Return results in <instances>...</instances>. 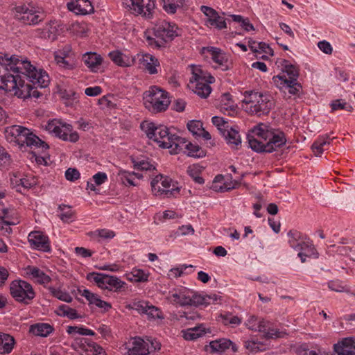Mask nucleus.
<instances>
[{
  "label": "nucleus",
  "mask_w": 355,
  "mask_h": 355,
  "mask_svg": "<svg viewBox=\"0 0 355 355\" xmlns=\"http://www.w3.org/2000/svg\"><path fill=\"white\" fill-rule=\"evenodd\" d=\"M9 71L24 73L32 82L43 87L49 81L48 73L43 69H37L29 61L19 59L17 55L8 58L0 54V89L12 90L15 87V78Z\"/></svg>",
  "instance_id": "1"
},
{
  "label": "nucleus",
  "mask_w": 355,
  "mask_h": 355,
  "mask_svg": "<svg viewBox=\"0 0 355 355\" xmlns=\"http://www.w3.org/2000/svg\"><path fill=\"white\" fill-rule=\"evenodd\" d=\"M253 135H248L249 146L257 153H270L286 143L285 134L279 130H269L263 123H259L252 130Z\"/></svg>",
  "instance_id": "2"
},
{
  "label": "nucleus",
  "mask_w": 355,
  "mask_h": 355,
  "mask_svg": "<svg viewBox=\"0 0 355 355\" xmlns=\"http://www.w3.org/2000/svg\"><path fill=\"white\" fill-rule=\"evenodd\" d=\"M5 137L10 143H15L20 148L28 147L31 149L41 148L42 152L46 150L49 146L31 130L25 127L14 125L6 128Z\"/></svg>",
  "instance_id": "3"
},
{
  "label": "nucleus",
  "mask_w": 355,
  "mask_h": 355,
  "mask_svg": "<svg viewBox=\"0 0 355 355\" xmlns=\"http://www.w3.org/2000/svg\"><path fill=\"white\" fill-rule=\"evenodd\" d=\"M143 100L145 107L154 114L166 111L171 103L168 92L157 86L150 87Z\"/></svg>",
  "instance_id": "4"
},
{
  "label": "nucleus",
  "mask_w": 355,
  "mask_h": 355,
  "mask_svg": "<svg viewBox=\"0 0 355 355\" xmlns=\"http://www.w3.org/2000/svg\"><path fill=\"white\" fill-rule=\"evenodd\" d=\"M141 128L145 131L147 137L153 139L162 148H171V139L174 134L165 125H155L153 123H141Z\"/></svg>",
  "instance_id": "5"
},
{
  "label": "nucleus",
  "mask_w": 355,
  "mask_h": 355,
  "mask_svg": "<svg viewBox=\"0 0 355 355\" xmlns=\"http://www.w3.org/2000/svg\"><path fill=\"white\" fill-rule=\"evenodd\" d=\"M87 279L89 281L94 280L101 289H107L115 292L120 291L126 285L125 282L115 276L95 272L87 274Z\"/></svg>",
  "instance_id": "6"
},
{
  "label": "nucleus",
  "mask_w": 355,
  "mask_h": 355,
  "mask_svg": "<svg viewBox=\"0 0 355 355\" xmlns=\"http://www.w3.org/2000/svg\"><path fill=\"white\" fill-rule=\"evenodd\" d=\"M12 297L19 302L28 304L35 297L32 286L24 280H15L10 286Z\"/></svg>",
  "instance_id": "7"
},
{
  "label": "nucleus",
  "mask_w": 355,
  "mask_h": 355,
  "mask_svg": "<svg viewBox=\"0 0 355 355\" xmlns=\"http://www.w3.org/2000/svg\"><path fill=\"white\" fill-rule=\"evenodd\" d=\"M45 129L64 141L75 143L79 139L78 134L76 132H72V125L62 123L56 119L49 121L45 125Z\"/></svg>",
  "instance_id": "8"
},
{
  "label": "nucleus",
  "mask_w": 355,
  "mask_h": 355,
  "mask_svg": "<svg viewBox=\"0 0 355 355\" xmlns=\"http://www.w3.org/2000/svg\"><path fill=\"white\" fill-rule=\"evenodd\" d=\"M126 348L128 355H147L151 352L160 349L161 345L155 340H144L141 338H135Z\"/></svg>",
  "instance_id": "9"
},
{
  "label": "nucleus",
  "mask_w": 355,
  "mask_h": 355,
  "mask_svg": "<svg viewBox=\"0 0 355 355\" xmlns=\"http://www.w3.org/2000/svg\"><path fill=\"white\" fill-rule=\"evenodd\" d=\"M172 180L168 177H164L161 174L156 175L151 181L152 191L155 196H161L166 198L175 196L179 193V188L171 189Z\"/></svg>",
  "instance_id": "10"
},
{
  "label": "nucleus",
  "mask_w": 355,
  "mask_h": 355,
  "mask_svg": "<svg viewBox=\"0 0 355 355\" xmlns=\"http://www.w3.org/2000/svg\"><path fill=\"white\" fill-rule=\"evenodd\" d=\"M15 18L26 25H35L42 21L40 15L33 9L26 5L15 8Z\"/></svg>",
  "instance_id": "11"
},
{
  "label": "nucleus",
  "mask_w": 355,
  "mask_h": 355,
  "mask_svg": "<svg viewBox=\"0 0 355 355\" xmlns=\"http://www.w3.org/2000/svg\"><path fill=\"white\" fill-rule=\"evenodd\" d=\"M178 27L174 24L166 21H162L159 24L155 25L153 28L154 35L162 40V43L165 44L166 42L172 41L178 35L177 33Z\"/></svg>",
  "instance_id": "12"
},
{
  "label": "nucleus",
  "mask_w": 355,
  "mask_h": 355,
  "mask_svg": "<svg viewBox=\"0 0 355 355\" xmlns=\"http://www.w3.org/2000/svg\"><path fill=\"white\" fill-rule=\"evenodd\" d=\"M28 240L31 247L34 249L45 252L51 251L49 238L41 232H31L28 234Z\"/></svg>",
  "instance_id": "13"
},
{
  "label": "nucleus",
  "mask_w": 355,
  "mask_h": 355,
  "mask_svg": "<svg viewBox=\"0 0 355 355\" xmlns=\"http://www.w3.org/2000/svg\"><path fill=\"white\" fill-rule=\"evenodd\" d=\"M131 2L130 9L137 14L143 15L146 18H151L155 8L153 0H130Z\"/></svg>",
  "instance_id": "14"
},
{
  "label": "nucleus",
  "mask_w": 355,
  "mask_h": 355,
  "mask_svg": "<svg viewBox=\"0 0 355 355\" xmlns=\"http://www.w3.org/2000/svg\"><path fill=\"white\" fill-rule=\"evenodd\" d=\"M274 84L280 89H288L289 94L293 95L298 94L302 90V85L297 80L287 81V78L284 75L275 76L272 78Z\"/></svg>",
  "instance_id": "15"
},
{
  "label": "nucleus",
  "mask_w": 355,
  "mask_h": 355,
  "mask_svg": "<svg viewBox=\"0 0 355 355\" xmlns=\"http://www.w3.org/2000/svg\"><path fill=\"white\" fill-rule=\"evenodd\" d=\"M19 73H17L16 75H13L16 83L15 87L12 90L6 91L9 92H14V94L19 98H26L31 96L30 92L31 91L33 84L31 83H25L24 80H21Z\"/></svg>",
  "instance_id": "16"
},
{
  "label": "nucleus",
  "mask_w": 355,
  "mask_h": 355,
  "mask_svg": "<svg viewBox=\"0 0 355 355\" xmlns=\"http://www.w3.org/2000/svg\"><path fill=\"white\" fill-rule=\"evenodd\" d=\"M272 103L268 99L266 96H262L261 100H259V103H255L254 105L250 107H246V111L252 114H256L258 116L267 114L272 107Z\"/></svg>",
  "instance_id": "17"
},
{
  "label": "nucleus",
  "mask_w": 355,
  "mask_h": 355,
  "mask_svg": "<svg viewBox=\"0 0 355 355\" xmlns=\"http://www.w3.org/2000/svg\"><path fill=\"white\" fill-rule=\"evenodd\" d=\"M220 135L224 137L231 148L238 150L241 146V138L237 130L232 127L227 128Z\"/></svg>",
  "instance_id": "18"
},
{
  "label": "nucleus",
  "mask_w": 355,
  "mask_h": 355,
  "mask_svg": "<svg viewBox=\"0 0 355 355\" xmlns=\"http://www.w3.org/2000/svg\"><path fill=\"white\" fill-rule=\"evenodd\" d=\"M67 8L70 11L76 15H87L94 10V8L89 0L71 1L67 3Z\"/></svg>",
  "instance_id": "19"
},
{
  "label": "nucleus",
  "mask_w": 355,
  "mask_h": 355,
  "mask_svg": "<svg viewBox=\"0 0 355 355\" xmlns=\"http://www.w3.org/2000/svg\"><path fill=\"white\" fill-rule=\"evenodd\" d=\"M203 49L211 54L213 61L218 64L222 67L223 71H227L230 69L227 64L228 57L220 49L208 46L203 48Z\"/></svg>",
  "instance_id": "20"
},
{
  "label": "nucleus",
  "mask_w": 355,
  "mask_h": 355,
  "mask_svg": "<svg viewBox=\"0 0 355 355\" xmlns=\"http://www.w3.org/2000/svg\"><path fill=\"white\" fill-rule=\"evenodd\" d=\"M337 355H355V345L352 338H346L334 345Z\"/></svg>",
  "instance_id": "21"
},
{
  "label": "nucleus",
  "mask_w": 355,
  "mask_h": 355,
  "mask_svg": "<svg viewBox=\"0 0 355 355\" xmlns=\"http://www.w3.org/2000/svg\"><path fill=\"white\" fill-rule=\"evenodd\" d=\"M83 60L91 71L98 72L100 71L103 62V58L100 55L94 52H88L83 55Z\"/></svg>",
  "instance_id": "22"
},
{
  "label": "nucleus",
  "mask_w": 355,
  "mask_h": 355,
  "mask_svg": "<svg viewBox=\"0 0 355 355\" xmlns=\"http://www.w3.org/2000/svg\"><path fill=\"white\" fill-rule=\"evenodd\" d=\"M214 80L215 79L212 76H209L207 81H194L193 84L191 85L194 93H196L198 96H199L201 98H206L207 96H209L211 92V88L209 86V84L214 83Z\"/></svg>",
  "instance_id": "23"
},
{
  "label": "nucleus",
  "mask_w": 355,
  "mask_h": 355,
  "mask_svg": "<svg viewBox=\"0 0 355 355\" xmlns=\"http://www.w3.org/2000/svg\"><path fill=\"white\" fill-rule=\"evenodd\" d=\"M230 347L234 352H236L238 351L236 345L230 339L220 338L209 343V347L211 349V352L222 353Z\"/></svg>",
  "instance_id": "24"
},
{
  "label": "nucleus",
  "mask_w": 355,
  "mask_h": 355,
  "mask_svg": "<svg viewBox=\"0 0 355 355\" xmlns=\"http://www.w3.org/2000/svg\"><path fill=\"white\" fill-rule=\"evenodd\" d=\"M171 153L173 154H178L180 153H186V148H188L190 141H187L185 138H182L176 134L171 139Z\"/></svg>",
  "instance_id": "25"
},
{
  "label": "nucleus",
  "mask_w": 355,
  "mask_h": 355,
  "mask_svg": "<svg viewBox=\"0 0 355 355\" xmlns=\"http://www.w3.org/2000/svg\"><path fill=\"white\" fill-rule=\"evenodd\" d=\"M218 297L216 294L202 295L200 294L194 293L191 297L190 296L191 303L189 306H198L200 305L207 306L218 300Z\"/></svg>",
  "instance_id": "26"
},
{
  "label": "nucleus",
  "mask_w": 355,
  "mask_h": 355,
  "mask_svg": "<svg viewBox=\"0 0 355 355\" xmlns=\"http://www.w3.org/2000/svg\"><path fill=\"white\" fill-rule=\"evenodd\" d=\"M15 340L10 334L0 332V354H6L12 352Z\"/></svg>",
  "instance_id": "27"
},
{
  "label": "nucleus",
  "mask_w": 355,
  "mask_h": 355,
  "mask_svg": "<svg viewBox=\"0 0 355 355\" xmlns=\"http://www.w3.org/2000/svg\"><path fill=\"white\" fill-rule=\"evenodd\" d=\"M108 56L112 61L119 67H130L133 62V60H130L128 56L119 51H111L109 53Z\"/></svg>",
  "instance_id": "28"
},
{
  "label": "nucleus",
  "mask_w": 355,
  "mask_h": 355,
  "mask_svg": "<svg viewBox=\"0 0 355 355\" xmlns=\"http://www.w3.org/2000/svg\"><path fill=\"white\" fill-rule=\"evenodd\" d=\"M53 329V327L47 323H37L31 325L29 331L37 336L47 337Z\"/></svg>",
  "instance_id": "29"
},
{
  "label": "nucleus",
  "mask_w": 355,
  "mask_h": 355,
  "mask_svg": "<svg viewBox=\"0 0 355 355\" xmlns=\"http://www.w3.org/2000/svg\"><path fill=\"white\" fill-rule=\"evenodd\" d=\"M266 320L255 315H250L245 322L246 327L254 331H265Z\"/></svg>",
  "instance_id": "30"
},
{
  "label": "nucleus",
  "mask_w": 355,
  "mask_h": 355,
  "mask_svg": "<svg viewBox=\"0 0 355 355\" xmlns=\"http://www.w3.org/2000/svg\"><path fill=\"white\" fill-rule=\"evenodd\" d=\"M183 338L187 340H193L205 334V328L203 324L196 326L193 328H189L182 331Z\"/></svg>",
  "instance_id": "31"
},
{
  "label": "nucleus",
  "mask_w": 355,
  "mask_h": 355,
  "mask_svg": "<svg viewBox=\"0 0 355 355\" xmlns=\"http://www.w3.org/2000/svg\"><path fill=\"white\" fill-rule=\"evenodd\" d=\"M141 63L150 74H155L157 73L156 67L159 65V62L155 57L150 54H146L143 56Z\"/></svg>",
  "instance_id": "32"
},
{
  "label": "nucleus",
  "mask_w": 355,
  "mask_h": 355,
  "mask_svg": "<svg viewBox=\"0 0 355 355\" xmlns=\"http://www.w3.org/2000/svg\"><path fill=\"white\" fill-rule=\"evenodd\" d=\"M168 299L171 303L178 304L181 306H189V303H191L190 296L187 295L185 292L182 291L170 295Z\"/></svg>",
  "instance_id": "33"
},
{
  "label": "nucleus",
  "mask_w": 355,
  "mask_h": 355,
  "mask_svg": "<svg viewBox=\"0 0 355 355\" xmlns=\"http://www.w3.org/2000/svg\"><path fill=\"white\" fill-rule=\"evenodd\" d=\"M28 273L32 275L40 284H46L51 281V278L37 267H29Z\"/></svg>",
  "instance_id": "34"
},
{
  "label": "nucleus",
  "mask_w": 355,
  "mask_h": 355,
  "mask_svg": "<svg viewBox=\"0 0 355 355\" xmlns=\"http://www.w3.org/2000/svg\"><path fill=\"white\" fill-rule=\"evenodd\" d=\"M163 9L168 14H175L177 9L184 6V0H160Z\"/></svg>",
  "instance_id": "35"
},
{
  "label": "nucleus",
  "mask_w": 355,
  "mask_h": 355,
  "mask_svg": "<svg viewBox=\"0 0 355 355\" xmlns=\"http://www.w3.org/2000/svg\"><path fill=\"white\" fill-rule=\"evenodd\" d=\"M300 236V232L297 230H290L288 233V236L289 237L288 243L296 251L299 250V249H303L302 246H306L304 241H299Z\"/></svg>",
  "instance_id": "36"
},
{
  "label": "nucleus",
  "mask_w": 355,
  "mask_h": 355,
  "mask_svg": "<svg viewBox=\"0 0 355 355\" xmlns=\"http://www.w3.org/2000/svg\"><path fill=\"white\" fill-rule=\"evenodd\" d=\"M192 77L190 78L189 83L193 85V82H205L208 80V76H211L207 72L204 71L200 67L191 66Z\"/></svg>",
  "instance_id": "37"
},
{
  "label": "nucleus",
  "mask_w": 355,
  "mask_h": 355,
  "mask_svg": "<svg viewBox=\"0 0 355 355\" xmlns=\"http://www.w3.org/2000/svg\"><path fill=\"white\" fill-rule=\"evenodd\" d=\"M329 135L326 134L320 136L317 140L314 141L311 148L316 156H320L323 153L322 147L326 144H329Z\"/></svg>",
  "instance_id": "38"
},
{
  "label": "nucleus",
  "mask_w": 355,
  "mask_h": 355,
  "mask_svg": "<svg viewBox=\"0 0 355 355\" xmlns=\"http://www.w3.org/2000/svg\"><path fill=\"white\" fill-rule=\"evenodd\" d=\"M282 65L284 66V71L287 73L289 78L287 79V81L293 82V80H297L299 77V69L297 67L293 64H290L289 62L286 60H283Z\"/></svg>",
  "instance_id": "39"
},
{
  "label": "nucleus",
  "mask_w": 355,
  "mask_h": 355,
  "mask_svg": "<svg viewBox=\"0 0 355 355\" xmlns=\"http://www.w3.org/2000/svg\"><path fill=\"white\" fill-rule=\"evenodd\" d=\"M88 235L93 240L99 241V239H112L115 234L113 231L107 229H99L94 232H90Z\"/></svg>",
  "instance_id": "40"
},
{
  "label": "nucleus",
  "mask_w": 355,
  "mask_h": 355,
  "mask_svg": "<svg viewBox=\"0 0 355 355\" xmlns=\"http://www.w3.org/2000/svg\"><path fill=\"white\" fill-rule=\"evenodd\" d=\"M185 154L189 157L202 158L206 156V151L198 145L190 142L188 148H186Z\"/></svg>",
  "instance_id": "41"
},
{
  "label": "nucleus",
  "mask_w": 355,
  "mask_h": 355,
  "mask_svg": "<svg viewBox=\"0 0 355 355\" xmlns=\"http://www.w3.org/2000/svg\"><path fill=\"white\" fill-rule=\"evenodd\" d=\"M220 111H234L236 105L230 93H224L220 96Z\"/></svg>",
  "instance_id": "42"
},
{
  "label": "nucleus",
  "mask_w": 355,
  "mask_h": 355,
  "mask_svg": "<svg viewBox=\"0 0 355 355\" xmlns=\"http://www.w3.org/2000/svg\"><path fill=\"white\" fill-rule=\"evenodd\" d=\"M60 214V218L64 223H69L73 220L74 211L71 209L70 206L62 205L59 206Z\"/></svg>",
  "instance_id": "43"
},
{
  "label": "nucleus",
  "mask_w": 355,
  "mask_h": 355,
  "mask_svg": "<svg viewBox=\"0 0 355 355\" xmlns=\"http://www.w3.org/2000/svg\"><path fill=\"white\" fill-rule=\"evenodd\" d=\"M266 331H261L263 334V337L266 339H275L282 338L285 333L280 331L277 329H273L270 327V322L266 320Z\"/></svg>",
  "instance_id": "44"
},
{
  "label": "nucleus",
  "mask_w": 355,
  "mask_h": 355,
  "mask_svg": "<svg viewBox=\"0 0 355 355\" xmlns=\"http://www.w3.org/2000/svg\"><path fill=\"white\" fill-rule=\"evenodd\" d=\"M58 314L60 316L63 317H67L68 318L71 320L80 318L81 316L78 314L76 310L74 309H72L69 307L67 305H61L58 308Z\"/></svg>",
  "instance_id": "45"
},
{
  "label": "nucleus",
  "mask_w": 355,
  "mask_h": 355,
  "mask_svg": "<svg viewBox=\"0 0 355 355\" xmlns=\"http://www.w3.org/2000/svg\"><path fill=\"white\" fill-rule=\"evenodd\" d=\"M262 96L263 94L261 93L254 92L252 91L245 92L243 103L246 105V107H250V105H254L255 103H259V100H261Z\"/></svg>",
  "instance_id": "46"
},
{
  "label": "nucleus",
  "mask_w": 355,
  "mask_h": 355,
  "mask_svg": "<svg viewBox=\"0 0 355 355\" xmlns=\"http://www.w3.org/2000/svg\"><path fill=\"white\" fill-rule=\"evenodd\" d=\"M48 289L51 294L58 298L60 300L66 302H71L72 301V297L65 291H62L60 289H56L52 286L48 287Z\"/></svg>",
  "instance_id": "47"
},
{
  "label": "nucleus",
  "mask_w": 355,
  "mask_h": 355,
  "mask_svg": "<svg viewBox=\"0 0 355 355\" xmlns=\"http://www.w3.org/2000/svg\"><path fill=\"white\" fill-rule=\"evenodd\" d=\"M244 347L250 353L257 352L264 349V345L254 340H248L244 342Z\"/></svg>",
  "instance_id": "48"
},
{
  "label": "nucleus",
  "mask_w": 355,
  "mask_h": 355,
  "mask_svg": "<svg viewBox=\"0 0 355 355\" xmlns=\"http://www.w3.org/2000/svg\"><path fill=\"white\" fill-rule=\"evenodd\" d=\"M305 245L306 246H302L303 249H299V250H297L299 252L297 255L302 263L305 262L306 257L313 255L315 252V249L312 244L305 242Z\"/></svg>",
  "instance_id": "49"
},
{
  "label": "nucleus",
  "mask_w": 355,
  "mask_h": 355,
  "mask_svg": "<svg viewBox=\"0 0 355 355\" xmlns=\"http://www.w3.org/2000/svg\"><path fill=\"white\" fill-rule=\"evenodd\" d=\"M331 111L334 112L338 110H345L347 112H352L353 107L342 99H336L333 101L330 104Z\"/></svg>",
  "instance_id": "50"
},
{
  "label": "nucleus",
  "mask_w": 355,
  "mask_h": 355,
  "mask_svg": "<svg viewBox=\"0 0 355 355\" xmlns=\"http://www.w3.org/2000/svg\"><path fill=\"white\" fill-rule=\"evenodd\" d=\"M200 11L207 17V21L209 24H215L216 18H218V12L214 8L207 6H202L200 7Z\"/></svg>",
  "instance_id": "51"
},
{
  "label": "nucleus",
  "mask_w": 355,
  "mask_h": 355,
  "mask_svg": "<svg viewBox=\"0 0 355 355\" xmlns=\"http://www.w3.org/2000/svg\"><path fill=\"white\" fill-rule=\"evenodd\" d=\"M187 128L193 135L198 136L200 131L203 130L202 123L198 120L190 121L187 123Z\"/></svg>",
  "instance_id": "52"
},
{
  "label": "nucleus",
  "mask_w": 355,
  "mask_h": 355,
  "mask_svg": "<svg viewBox=\"0 0 355 355\" xmlns=\"http://www.w3.org/2000/svg\"><path fill=\"white\" fill-rule=\"evenodd\" d=\"M56 33L57 29L55 26H53L51 25V22H50L44 28L42 34L43 37L45 38H48L50 40H55L56 39Z\"/></svg>",
  "instance_id": "53"
},
{
  "label": "nucleus",
  "mask_w": 355,
  "mask_h": 355,
  "mask_svg": "<svg viewBox=\"0 0 355 355\" xmlns=\"http://www.w3.org/2000/svg\"><path fill=\"white\" fill-rule=\"evenodd\" d=\"M56 63L61 67L71 70L76 67V64L73 60H67V58L58 57L55 58Z\"/></svg>",
  "instance_id": "54"
},
{
  "label": "nucleus",
  "mask_w": 355,
  "mask_h": 355,
  "mask_svg": "<svg viewBox=\"0 0 355 355\" xmlns=\"http://www.w3.org/2000/svg\"><path fill=\"white\" fill-rule=\"evenodd\" d=\"M211 121L213 124L217 127L220 133L230 126L227 121H225L223 117L218 116H213Z\"/></svg>",
  "instance_id": "55"
},
{
  "label": "nucleus",
  "mask_w": 355,
  "mask_h": 355,
  "mask_svg": "<svg viewBox=\"0 0 355 355\" xmlns=\"http://www.w3.org/2000/svg\"><path fill=\"white\" fill-rule=\"evenodd\" d=\"M21 74L24 75V76L26 78V79L33 84V87L31 88V91L30 92V97H34V98H39L40 96V93L37 91V87H40V88H45L46 87L49 83H50V79H49V76H48V79H49V81H48V83L45 86H41L38 83H34V82H32L31 80L24 73H21Z\"/></svg>",
  "instance_id": "56"
},
{
  "label": "nucleus",
  "mask_w": 355,
  "mask_h": 355,
  "mask_svg": "<svg viewBox=\"0 0 355 355\" xmlns=\"http://www.w3.org/2000/svg\"><path fill=\"white\" fill-rule=\"evenodd\" d=\"M121 178L124 184H128L130 186H136L135 182V172L130 173L125 171L120 173Z\"/></svg>",
  "instance_id": "57"
},
{
  "label": "nucleus",
  "mask_w": 355,
  "mask_h": 355,
  "mask_svg": "<svg viewBox=\"0 0 355 355\" xmlns=\"http://www.w3.org/2000/svg\"><path fill=\"white\" fill-rule=\"evenodd\" d=\"M11 161L10 154L3 146H0V167L9 165Z\"/></svg>",
  "instance_id": "58"
},
{
  "label": "nucleus",
  "mask_w": 355,
  "mask_h": 355,
  "mask_svg": "<svg viewBox=\"0 0 355 355\" xmlns=\"http://www.w3.org/2000/svg\"><path fill=\"white\" fill-rule=\"evenodd\" d=\"M221 318L225 325H239L241 322V318L235 315H221Z\"/></svg>",
  "instance_id": "59"
},
{
  "label": "nucleus",
  "mask_w": 355,
  "mask_h": 355,
  "mask_svg": "<svg viewBox=\"0 0 355 355\" xmlns=\"http://www.w3.org/2000/svg\"><path fill=\"white\" fill-rule=\"evenodd\" d=\"M134 168L141 171H150L153 168L155 169V167L152 164H150L148 162L145 160H141L139 162H136L133 160Z\"/></svg>",
  "instance_id": "60"
},
{
  "label": "nucleus",
  "mask_w": 355,
  "mask_h": 355,
  "mask_svg": "<svg viewBox=\"0 0 355 355\" xmlns=\"http://www.w3.org/2000/svg\"><path fill=\"white\" fill-rule=\"evenodd\" d=\"M328 287L330 290L336 292H347L348 290L342 285L339 281H330L328 283Z\"/></svg>",
  "instance_id": "61"
},
{
  "label": "nucleus",
  "mask_w": 355,
  "mask_h": 355,
  "mask_svg": "<svg viewBox=\"0 0 355 355\" xmlns=\"http://www.w3.org/2000/svg\"><path fill=\"white\" fill-rule=\"evenodd\" d=\"M65 178L67 180L73 182L80 178V173L76 168H69L65 171Z\"/></svg>",
  "instance_id": "62"
},
{
  "label": "nucleus",
  "mask_w": 355,
  "mask_h": 355,
  "mask_svg": "<svg viewBox=\"0 0 355 355\" xmlns=\"http://www.w3.org/2000/svg\"><path fill=\"white\" fill-rule=\"evenodd\" d=\"M298 355H329V354L318 353L314 350H310L306 345H301L297 349Z\"/></svg>",
  "instance_id": "63"
},
{
  "label": "nucleus",
  "mask_w": 355,
  "mask_h": 355,
  "mask_svg": "<svg viewBox=\"0 0 355 355\" xmlns=\"http://www.w3.org/2000/svg\"><path fill=\"white\" fill-rule=\"evenodd\" d=\"M318 46L325 54L330 55L332 53V46L330 43L326 40L319 42Z\"/></svg>",
  "instance_id": "64"
}]
</instances>
